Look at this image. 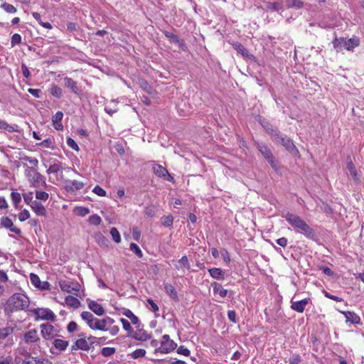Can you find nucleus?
<instances>
[{
  "label": "nucleus",
  "mask_w": 364,
  "mask_h": 364,
  "mask_svg": "<svg viewBox=\"0 0 364 364\" xmlns=\"http://www.w3.org/2000/svg\"><path fill=\"white\" fill-rule=\"evenodd\" d=\"M283 218L296 230V232L304 235L308 239L316 240L317 235L315 230L300 216L287 212L285 215H283Z\"/></svg>",
  "instance_id": "obj_1"
},
{
  "label": "nucleus",
  "mask_w": 364,
  "mask_h": 364,
  "mask_svg": "<svg viewBox=\"0 0 364 364\" xmlns=\"http://www.w3.org/2000/svg\"><path fill=\"white\" fill-rule=\"evenodd\" d=\"M29 304L30 300L26 295L16 293L11 296L7 300L5 304L4 311L6 314L10 316L15 311L26 310L29 306Z\"/></svg>",
  "instance_id": "obj_2"
},
{
  "label": "nucleus",
  "mask_w": 364,
  "mask_h": 364,
  "mask_svg": "<svg viewBox=\"0 0 364 364\" xmlns=\"http://www.w3.org/2000/svg\"><path fill=\"white\" fill-rule=\"evenodd\" d=\"M275 144L283 146L285 149L293 156L299 155L298 149L291 139L279 132L272 139Z\"/></svg>",
  "instance_id": "obj_3"
},
{
  "label": "nucleus",
  "mask_w": 364,
  "mask_h": 364,
  "mask_svg": "<svg viewBox=\"0 0 364 364\" xmlns=\"http://www.w3.org/2000/svg\"><path fill=\"white\" fill-rule=\"evenodd\" d=\"M24 166L26 168L25 170V176L33 187H37L40 183L44 186H46L45 177L37 171L36 168L34 167H28L27 164H24Z\"/></svg>",
  "instance_id": "obj_4"
},
{
  "label": "nucleus",
  "mask_w": 364,
  "mask_h": 364,
  "mask_svg": "<svg viewBox=\"0 0 364 364\" xmlns=\"http://www.w3.org/2000/svg\"><path fill=\"white\" fill-rule=\"evenodd\" d=\"M41 334L46 341H53L59 336L60 328L50 323H42L40 325Z\"/></svg>",
  "instance_id": "obj_5"
},
{
  "label": "nucleus",
  "mask_w": 364,
  "mask_h": 364,
  "mask_svg": "<svg viewBox=\"0 0 364 364\" xmlns=\"http://www.w3.org/2000/svg\"><path fill=\"white\" fill-rule=\"evenodd\" d=\"M28 311L35 315V320H46L54 321L56 319L55 314L49 309L47 308H37L30 309Z\"/></svg>",
  "instance_id": "obj_6"
},
{
  "label": "nucleus",
  "mask_w": 364,
  "mask_h": 364,
  "mask_svg": "<svg viewBox=\"0 0 364 364\" xmlns=\"http://www.w3.org/2000/svg\"><path fill=\"white\" fill-rule=\"evenodd\" d=\"M161 346L156 348L155 352H160L161 353H168L177 347V344L170 338L169 336L165 334L162 336V340L160 342Z\"/></svg>",
  "instance_id": "obj_7"
},
{
  "label": "nucleus",
  "mask_w": 364,
  "mask_h": 364,
  "mask_svg": "<svg viewBox=\"0 0 364 364\" xmlns=\"http://www.w3.org/2000/svg\"><path fill=\"white\" fill-rule=\"evenodd\" d=\"M114 320L109 316L100 319V331H109L112 336H115L119 333V328L114 325Z\"/></svg>",
  "instance_id": "obj_8"
},
{
  "label": "nucleus",
  "mask_w": 364,
  "mask_h": 364,
  "mask_svg": "<svg viewBox=\"0 0 364 364\" xmlns=\"http://www.w3.org/2000/svg\"><path fill=\"white\" fill-rule=\"evenodd\" d=\"M59 286L62 291L78 296L80 285L77 282L63 280L59 282Z\"/></svg>",
  "instance_id": "obj_9"
},
{
  "label": "nucleus",
  "mask_w": 364,
  "mask_h": 364,
  "mask_svg": "<svg viewBox=\"0 0 364 364\" xmlns=\"http://www.w3.org/2000/svg\"><path fill=\"white\" fill-rule=\"evenodd\" d=\"M153 171L154 174L159 177L163 178L164 180H166L167 181L173 182L174 178L169 173L168 170L162 166L161 165L156 164L154 161H153V167H152Z\"/></svg>",
  "instance_id": "obj_10"
},
{
  "label": "nucleus",
  "mask_w": 364,
  "mask_h": 364,
  "mask_svg": "<svg viewBox=\"0 0 364 364\" xmlns=\"http://www.w3.org/2000/svg\"><path fill=\"white\" fill-rule=\"evenodd\" d=\"M257 122L271 136L272 139L280 132L277 127H274L268 120L262 117H259Z\"/></svg>",
  "instance_id": "obj_11"
},
{
  "label": "nucleus",
  "mask_w": 364,
  "mask_h": 364,
  "mask_svg": "<svg viewBox=\"0 0 364 364\" xmlns=\"http://www.w3.org/2000/svg\"><path fill=\"white\" fill-rule=\"evenodd\" d=\"M79 338L75 341L74 344L71 346V351L82 350L88 351L90 349L88 341L86 339L85 333H81L79 336Z\"/></svg>",
  "instance_id": "obj_12"
},
{
  "label": "nucleus",
  "mask_w": 364,
  "mask_h": 364,
  "mask_svg": "<svg viewBox=\"0 0 364 364\" xmlns=\"http://www.w3.org/2000/svg\"><path fill=\"white\" fill-rule=\"evenodd\" d=\"M310 300V298H305L302 300L294 301V298H292L291 300V309L298 313H303Z\"/></svg>",
  "instance_id": "obj_13"
},
{
  "label": "nucleus",
  "mask_w": 364,
  "mask_h": 364,
  "mask_svg": "<svg viewBox=\"0 0 364 364\" xmlns=\"http://www.w3.org/2000/svg\"><path fill=\"white\" fill-rule=\"evenodd\" d=\"M232 47L237 50L242 57L250 60H255V57L250 54L247 49H246L243 45L240 43H232Z\"/></svg>",
  "instance_id": "obj_14"
},
{
  "label": "nucleus",
  "mask_w": 364,
  "mask_h": 364,
  "mask_svg": "<svg viewBox=\"0 0 364 364\" xmlns=\"http://www.w3.org/2000/svg\"><path fill=\"white\" fill-rule=\"evenodd\" d=\"M0 223L2 227L9 229L11 232H14L17 235H21V230L14 226L12 220L8 217H1Z\"/></svg>",
  "instance_id": "obj_15"
},
{
  "label": "nucleus",
  "mask_w": 364,
  "mask_h": 364,
  "mask_svg": "<svg viewBox=\"0 0 364 364\" xmlns=\"http://www.w3.org/2000/svg\"><path fill=\"white\" fill-rule=\"evenodd\" d=\"M257 149L266 159H270L274 156L270 148L264 143H257Z\"/></svg>",
  "instance_id": "obj_16"
},
{
  "label": "nucleus",
  "mask_w": 364,
  "mask_h": 364,
  "mask_svg": "<svg viewBox=\"0 0 364 364\" xmlns=\"http://www.w3.org/2000/svg\"><path fill=\"white\" fill-rule=\"evenodd\" d=\"M136 331H134L131 334V336L134 338L136 340L144 341L151 338V336L146 333V331H144L142 328H141V326L139 328H136Z\"/></svg>",
  "instance_id": "obj_17"
},
{
  "label": "nucleus",
  "mask_w": 364,
  "mask_h": 364,
  "mask_svg": "<svg viewBox=\"0 0 364 364\" xmlns=\"http://www.w3.org/2000/svg\"><path fill=\"white\" fill-rule=\"evenodd\" d=\"M24 341L26 343H37L40 341L38 332L36 329H31L23 335Z\"/></svg>",
  "instance_id": "obj_18"
},
{
  "label": "nucleus",
  "mask_w": 364,
  "mask_h": 364,
  "mask_svg": "<svg viewBox=\"0 0 364 364\" xmlns=\"http://www.w3.org/2000/svg\"><path fill=\"white\" fill-rule=\"evenodd\" d=\"M164 34L167 38L170 39L172 43L177 44L182 50H185L186 49V46L184 41L181 40L177 35H175L174 33L168 31H166Z\"/></svg>",
  "instance_id": "obj_19"
},
{
  "label": "nucleus",
  "mask_w": 364,
  "mask_h": 364,
  "mask_svg": "<svg viewBox=\"0 0 364 364\" xmlns=\"http://www.w3.org/2000/svg\"><path fill=\"white\" fill-rule=\"evenodd\" d=\"M68 183L65 186V189L68 192H75L83 188L85 183L77 180L68 181Z\"/></svg>",
  "instance_id": "obj_20"
},
{
  "label": "nucleus",
  "mask_w": 364,
  "mask_h": 364,
  "mask_svg": "<svg viewBox=\"0 0 364 364\" xmlns=\"http://www.w3.org/2000/svg\"><path fill=\"white\" fill-rule=\"evenodd\" d=\"M63 117V113L60 111L57 112L52 117L53 125L56 130H62L63 129V125L62 124Z\"/></svg>",
  "instance_id": "obj_21"
},
{
  "label": "nucleus",
  "mask_w": 364,
  "mask_h": 364,
  "mask_svg": "<svg viewBox=\"0 0 364 364\" xmlns=\"http://www.w3.org/2000/svg\"><path fill=\"white\" fill-rule=\"evenodd\" d=\"M346 318V322H350L353 324H359L360 323V316L353 311H341Z\"/></svg>",
  "instance_id": "obj_22"
},
{
  "label": "nucleus",
  "mask_w": 364,
  "mask_h": 364,
  "mask_svg": "<svg viewBox=\"0 0 364 364\" xmlns=\"http://www.w3.org/2000/svg\"><path fill=\"white\" fill-rule=\"evenodd\" d=\"M89 309L97 316H102L105 314V309L102 306L95 301L88 302Z\"/></svg>",
  "instance_id": "obj_23"
},
{
  "label": "nucleus",
  "mask_w": 364,
  "mask_h": 364,
  "mask_svg": "<svg viewBox=\"0 0 364 364\" xmlns=\"http://www.w3.org/2000/svg\"><path fill=\"white\" fill-rule=\"evenodd\" d=\"M359 44L360 41L358 38L354 37L347 40L344 38L343 47H344L347 50H353V48L358 46Z\"/></svg>",
  "instance_id": "obj_24"
},
{
  "label": "nucleus",
  "mask_w": 364,
  "mask_h": 364,
  "mask_svg": "<svg viewBox=\"0 0 364 364\" xmlns=\"http://www.w3.org/2000/svg\"><path fill=\"white\" fill-rule=\"evenodd\" d=\"M63 80L64 85L66 87L70 88L73 92L77 95H78L80 92V90L77 85V82H75L74 80H73L70 77H64Z\"/></svg>",
  "instance_id": "obj_25"
},
{
  "label": "nucleus",
  "mask_w": 364,
  "mask_h": 364,
  "mask_svg": "<svg viewBox=\"0 0 364 364\" xmlns=\"http://www.w3.org/2000/svg\"><path fill=\"white\" fill-rule=\"evenodd\" d=\"M53 345L55 349L60 351H64L66 350L69 345V341L63 339L58 338L57 337L53 340Z\"/></svg>",
  "instance_id": "obj_26"
},
{
  "label": "nucleus",
  "mask_w": 364,
  "mask_h": 364,
  "mask_svg": "<svg viewBox=\"0 0 364 364\" xmlns=\"http://www.w3.org/2000/svg\"><path fill=\"white\" fill-rule=\"evenodd\" d=\"M33 210L38 215L41 216H45L46 215V210L45 207L39 202L34 200L32 202L31 205Z\"/></svg>",
  "instance_id": "obj_27"
},
{
  "label": "nucleus",
  "mask_w": 364,
  "mask_h": 364,
  "mask_svg": "<svg viewBox=\"0 0 364 364\" xmlns=\"http://www.w3.org/2000/svg\"><path fill=\"white\" fill-rule=\"evenodd\" d=\"M123 315H124L126 317L129 318L133 325L135 326L136 328H139L140 326V321L139 318L135 316L133 312L129 309H126L123 312Z\"/></svg>",
  "instance_id": "obj_28"
},
{
  "label": "nucleus",
  "mask_w": 364,
  "mask_h": 364,
  "mask_svg": "<svg viewBox=\"0 0 364 364\" xmlns=\"http://www.w3.org/2000/svg\"><path fill=\"white\" fill-rule=\"evenodd\" d=\"M266 6L267 10L272 11H279L284 10L283 2L282 1L276 2H267Z\"/></svg>",
  "instance_id": "obj_29"
},
{
  "label": "nucleus",
  "mask_w": 364,
  "mask_h": 364,
  "mask_svg": "<svg viewBox=\"0 0 364 364\" xmlns=\"http://www.w3.org/2000/svg\"><path fill=\"white\" fill-rule=\"evenodd\" d=\"M65 304L70 307L78 308L80 305V301L77 298L73 296H68L65 299Z\"/></svg>",
  "instance_id": "obj_30"
},
{
  "label": "nucleus",
  "mask_w": 364,
  "mask_h": 364,
  "mask_svg": "<svg viewBox=\"0 0 364 364\" xmlns=\"http://www.w3.org/2000/svg\"><path fill=\"white\" fill-rule=\"evenodd\" d=\"M286 5L287 8L300 9L304 7V4L301 0H286Z\"/></svg>",
  "instance_id": "obj_31"
},
{
  "label": "nucleus",
  "mask_w": 364,
  "mask_h": 364,
  "mask_svg": "<svg viewBox=\"0 0 364 364\" xmlns=\"http://www.w3.org/2000/svg\"><path fill=\"white\" fill-rule=\"evenodd\" d=\"M213 287V291L215 294H219L221 297H225L227 295V290L224 289L221 284L214 282L212 284Z\"/></svg>",
  "instance_id": "obj_32"
},
{
  "label": "nucleus",
  "mask_w": 364,
  "mask_h": 364,
  "mask_svg": "<svg viewBox=\"0 0 364 364\" xmlns=\"http://www.w3.org/2000/svg\"><path fill=\"white\" fill-rule=\"evenodd\" d=\"M49 92L51 95L60 98L62 97L63 91L62 89L58 85L53 84L49 90Z\"/></svg>",
  "instance_id": "obj_33"
},
{
  "label": "nucleus",
  "mask_w": 364,
  "mask_h": 364,
  "mask_svg": "<svg viewBox=\"0 0 364 364\" xmlns=\"http://www.w3.org/2000/svg\"><path fill=\"white\" fill-rule=\"evenodd\" d=\"M96 242L97 244L103 247H107L109 240L101 233H98L95 235Z\"/></svg>",
  "instance_id": "obj_34"
},
{
  "label": "nucleus",
  "mask_w": 364,
  "mask_h": 364,
  "mask_svg": "<svg viewBox=\"0 0 364 364\" xmlns=\"http://www.w3.org/2000/svg\"><path fill=\"white\" fill-rule=\"evenodd\" d=\"M347 168L349 171L350 174L353 178L354 181L358 182L359 181V177L357 173V170L351 161L348 163Z\"/></svg>",
  "instance_id": "obj_35"
},
{
  "label": "nucleus",
  "mask_w": 364,
  "mask_h": 364,
  "mask_svg": "<svg viewBox=\"0 0 364 364\" xmlns=\"http://www.w3.org/2000/svg\"><path fill=\"white\" fill-rule=\"evenodd\" d=\"M27 355L33 361L34 364H52V363L47 358L31 357L30 353H27Z\"/></svg>",
  "instance_id": "obj_36"
},
{
  "label": "nucleus",
  "mask_w": 364,
  "mask_h": 364,
  "mask_svg": "<svg viewBox=\"0 0 364 364\" xmlns=\"http://www.w3.org/2000/svg\"><path fill=\"white\" fill-rule=\"evenodd\" d=\"M14 328L13 327H5L0 328V340L6 338L7 336L13 333Z\"/></svg>",
  "instance_id": "obj_37"
},
{
  "label": "nucleus",
  "mask_w": 364,
  "mask_h": 364,
  "mask_svg": "<svg viewBox=\"0 0 364 364\" xmlns=\"http://www.w3.org/2000/svg\"><path fill=\"white\" fill-rule=\"evenodd\" d=\"M208 271L210 276L214 279H220L223 277V272L220 268H211Z\"/></svg>",
  "instance_id": "obj_38"
},
{
  "label": "nucleus",
  "mask_w": 364,
  "mask_h": 364,
  "mask_svg": "<svg viewBox=\"0 0 364 364\" xmlns=\"http://www.w3.org/2000/svg\"><path fill=\"white\" fill-rule=\"evenodd\" d=\"M90 209L86 207H77L74 210L75 213L80 217H85L90 213Z\"/></svg>",
  "instance_id": "obj_39"
},
{
  "label": "nucleus",
  "mask_w": 364,
  "mask_h": 364,
  "mask_svg": "<svg viewBox=\"0 0 364 364\" xmlns=\"http://www.w3.org/2000/svg\"><path fill=\"white\" fill-rule=\"evenodd\" d=\"M62 168H62L61 164L60 162H58L57 164L50 165L46 172L48 174L57 173L58 171L62 170Z\"/></svg>",
  "instance_id": "obj_40"
},
{
  "label": "nucleus",
  "mask_w": 364,
  "mask_h": 364,
  "mask_svg": "<svg viewBox=\"0 0 364 364\" xmlns=\"http://www.w3.org/2000/svg\"><path fill=\"white\" fill-rule=\"evenodd\" d=\"M1 7L9 14H14L17 11L16 8L7 2H4L1 5Z\"/></svg>",
  "instance_id": "obj_41"
},
{
  "label": "nucleus",
  "mask_w": 364,
  "mask_h": 364,
  "mask_svg": "<svg viewBox=\"0 0 364 364\" xmlns=\"http://www.w3.org/2000/svg\"><path fill=\"white\" fill-rule=\"evenodd\" d=\"M88 222L90 225H100L102 223V218L98 215L94 214L89 217Z\"/></svg>",
  "instance_id": "obj_42"
},
{
  "label": "nucleus",
  "mask_w": 364,
  "mask_h": 364,
  "mask_svg": "<svg viewBox=\"0 0 364 364\" xmlns=\"http://www.w3.org/2000/svg\"><path fill=\"white\" fill-rule=\"evenodd\" d=\"M343 41L344 38H335V39L332 41L333 48L336 49L337 52H339L342 50Z\"/></svg>",
  "instance_id": "obj_43"
},
{
  "label": "nucleus",
  "mask_w": 364,
  "mask_h": 364,
  "mask_svg": "<svg viewBox=\"0 0 364 364\" xmlns=\"http://www.w3.org/2000/svg\"><path fill=\"white\" fill-rule=\"evenodd\" d=\"M165 289L166 293L173 299H176L178 298L177 292L171 284H166Z\"/></svg>",
  "instance_id": "obj_44"
},
{
  "label": "nucleus",
  "mask_w": 364,
  "mask_h": 364,
  "mask_svg": "<svg viewBox=\"0 0 364 364\" xmlns=\"http://www.w3.org/2000/svg\"><path fill=\"white\" fill-rule=\"evenodd\" d=\"M110 235H112V240L116 243H119L121 242V236L116 228H112L110 230Z\"/></svg>",
  "instance_id": "obj_45"
},
{
  "label": "nucleus",
  "mask_w": 364,
  "mask_h": 364,
  "mask_svg": "<svg viewBox=\"0 0 364 364\" xmlns=\"http://www.w3.org/2000/svg\"><path fill=\"white\" fill-rule=\"evenodd\" d=\"M120 321L122 323L123 328L128 332L129 336H131V334L133 333V329L130 325V323L124 318H121Z\"/></svg>",
  "instance_id": "obj_46"
},
{
  "label": "nucleus",
  "mask_w": 364,
  "mask_h": 364,
  "mask_svg": "<svg viewBox=\"0 0 364 364\" xmlns=\"http://www.w3.org/2000/svg\"><path fill=\"white\" fill-rule=\"evenodd\" d=\"M180 267H176L178 269L179 268H186V269H190V264L188 262V257L186 256H183L178 261Z\"/></svg>",
  "instance_id": "obj_47"
},
{
  "label": "nucleus",
  "mask_w": 364,
  "mask_h": 364,
  "mask_svg": "<svg viewBox=\"0 0 364 364\" xmlns=\"http://www.w3.org/2000/svg\"><path fill=\"white\" fill-rule=\"evenodd\" d=\"M173 217L172 215L164 216L161 218V223L166 227H171L173 225Z\"/></svg>",
  "instance_id": "obj_48"
},
{
  "label": "nucleus",
  "mask_w": 364,
  "mask_h": 364,
  "mask_svg": "<svg viewBox=\"0 0 364 364\" xmlns=\"http://www.w3.org/2000/svg\"><path fill=\"white\" fill-rule=\"evenodd\" d=\"M130 250L134 252L139 258H141L143 257V253L139 247L136 244L131 243Z\"/></svg>",
  "instance_id": "obj_49"
},
{
  "label": "nucleus",
  "mask_w": 364,
  "mask_h": 364,
  "mask_svg": "<svg viewBox=\"0 0 364 364\" xmlns=\"http://www.w3.org/2000/svg\"><path fill=\"white\" fill-rule=\"evenodd\" d=\"M11 200L14 203V205L17 207L18 204L21 202V194L19 193H17V192H12L11 193Z\"/></svg>",
  "instance_id": "obj_50"
},
{
  "label": "nucleus",
  "mask_w": 364,
  "mask_h": 364,
  "mask_svg": "<svg viewBox=\"0 0 364 364\" xmlns=\"http://www.w3.org/2000/svg\"><path fill=\"white\" fill-rule=\"evenodd\" d=\"M116 352L114 348L105 347L102 349L101 353L105 357H109Z\"/></svg>",
  "instance_id": "obj_51"
},
{
  "label": "nucleus",
  "mask_w": 364,
  "mask_h": 364,
  "mask_svg": "<svg viewBox=\"0 0 364 364\" xmlns=\"http://www.w3.org/2000/svg\"><path fill=\"white\" fill-rule=\"evenodd\" d=\"M30 279L31 283L36 287H41V280L38 275L31 273L30 274Z\"/></svg>",
  "instance_id": "obj_52"
},
{
  "label": "nucleus",
  "mask_w": 364,
  "mask_h": 364,
  "mask_svg": "<svg viewBox=\"0 0 364 364\" xmlns=\"http://www.w3.org/2000/svg\"><path fill=\"white\" fill-rule=\"evenodd\" d=\"M267 161L270 164L272 169H274L277 173L279 171V167L278 166V161L275 159L274 156L272 157L270 159L267 160Z\"/></svg>",
  "instance_id": "obj_53"
},
{
  "label": "nucleus",
  "mask_w": 364,
  "mask_h": 364,
  "mask_svg": "<svg viewBox=\"0 0 364 364\" xmlns=\"http://www.w3.org/2000/svg\"><path fill=\"white\" fill-rule=\"evenodd\" d=\"M80 316L82 319L86 322V323L92 321V319L95 317L94 315L89 311H82Z\"/></svg>",
  "instance_id": "obj_54"
},
{
  "label": "nucleus",
  "mask_w": 364,
  "mask_h": 364,
  "mask_svg": "<svg viewBox=\"0 0 364 364\" xmlns=\"http://www.w3.org/2000/svg\"><path fill=\"white\" fill-rule=\"evenodd\" d=\"M48 193L45 191H36V198L38 200L46 201L48 199Z\"/></svg>",
  "instance_id": "obj_55"
},
{
  "label": "nucleus",
  "mask_w": 364,
  "mask_h": 364,
  "mask_svg": "<svg viewBox=\"0 0 364 364\" xmlns=\"http://www.w3.org/2000/svg\"><path fill=\"white\" fill-rule=\"evenodd\" d=\"M78 330V325L75 321H70L67 326V331L68 333H72Z\"/></svg>",
  "instance_id": "obj_56"
},
{
  "label": "nucleus",
  "mask_w": 364,
  "mask_h": 364,
  "mask_svg": "<svg viewBox=\"0 0 364 364\" xmlns=\"http://www.w3.org/2000/svg\"><path fill=\"white\" fill-rule=\"evenodd\" d=\"M146 354V350L144 349H136L132 353V357L133 358H139L144 357Z\"/></svg>",
  "instance_id": "obj_57"
},
{
  "label": "nucleus",
  "mask_w": 364,
  "mask_h": 364,
  "mask_svg": "<svg viewBox=\"0 0 364 364\" xmlns=\"http://www.w3.org/2000/svg\"><path fill=\"white\" fill-rule=\"evenodd\" d=\"M21 36L18 34L15 33L12 36L11 40V46L14 47V46L21 43Z\"/></svg>",
  "instance_id": "obj_58"
},
{
  "label": "nucleus",
  "mask_w": 364,
  "mask_h": 364,
  "mask_svg": "<svg viewBox=\"0 0 364 364\" xmlns=\"http://www.w3.org/2000/svg\"><path fill=\"white\" fill-rule=\"evenodd\" d=\"M23 159L26 161H28L31 164L33 165V167H34L35 168H37V167L38 166V160L36 158H32V157L26 156H24L23 158Z\"/></svg>",
  "instance_id": "obj_59"
},
{
  "label": "nucleus",
  "mask_w": 364,
  "mask_h": 364,
  "mask_svg": "<svg viewBox=\"0 0 364 364\" xmlns=\"http://www.w3.org/2000/svg\"><path fill=\"white\" fill-rule=\"evenodd\" d=\"M29 217H30V213H29L28 210H27L26 209L22 210L18 215V219L21 222L26 220L27 219L29 218Z\"/></svg>",
  "instance_id": "obj_60"
},
{
  "label": "nucleus",
  "mask_w": 364,
  "mask_h": 364,
  "mask_svg": "<svg viewBox=\"0 0 364 364\" xmlns=\"http://www.w3.org/2000/svg\"><path fill=\"white\" fill-rule=\"evenodd\" d=\"M140 85L147 93L151 94L152 92V87L146 80H141L140 81Z\"/></svg>",
  "instance_id": "obj_61"
},
{
  "label": "nucleus",
  "mask_w": 364,
  "mask_h": 364,
  "mask_svg": "<svg viewBox=\"0 0 364 364\" xmlns=\"http://www.w3.org/2000/svg\"><path fill=\"white\" fill-rule=\"evenodd\" d=\"M68 146L73 150L79 151V146L74 139L72 138H68L67 139Z\"/></svg>",
  "instance_id": "obj_62"
},
{
  "label": "nucleus",
  "mask_w": 364,
  "mask_h": 364,
  "mask_svg": "<svg viewBox=\"0 0 364 364\" xmlns=\"http://www.w3.org/2000/svg\"><path fill=\"white\" fill-rule=\"evenodd\" d=\"M92 192L97 194L99 196H105L106 191L101 188L100 186H96L92 190Z\"/></svg>",
  "instance_id": "obj_63"
},
{
  "label": "nucleus",
  "mask_w": 364,
  "mask_h": 364,
  "mask_svg": "<svg viewBox=\"0 0 364 364\" xmlns=\"http://www.w3.org/2000/svg\"><path fill=\"white\" fill-rule=\"evenodd\" d=\"M301 362V357L298 354H294L289 358V364H299Z\"/></svg>",
  "instance_id": "obj_64"
}]
</instances>
